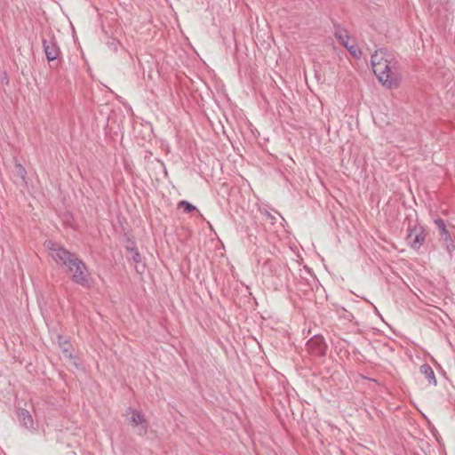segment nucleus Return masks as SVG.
I'll list each match as a JSON object with an SVG mask.
<instances>
[{
  "mask_svg": "<svg viewBox=\"0 0 455 455\" xmlns=\"http://www.w3.org/2000/svg\"><path fill=\"white\" fill-rule=\"evenodd\" d=\"M371 64L373 73L384 86L393 88L398 85L400 81L398 62L392 52L386 48L376 50L371 54Z\"/></svg>",
  "mask_w": 455,
  "mask_h": 455,
  "instance_id": "1",
  "label": "nucleus"
},
{
  "mask_svg": "<svg viewBox=\"0 0 455 455\" xmlns=\"http://www.w3.org/2000/svg\"><path fill=\"white\" fill-rule=\"evenodd\" d=\"M45 245L51 252V257L57 265L66 267L68 272H73L74 266L80 260L75 253L52 241H47Z\"/></svg>",
  "mask_w": 455,
  "mask_h": 455,
  "instance_id": "2",
  "label": "nucleus"
},
{
  "mask_svg": "<svg viewBox=\"0 0 455 455\" xmlns=\"http://www.w3.org/2000/svg\"><path fill=\"white\" fill-rule=\"evenodd\" d=\"M328 346L321 335H315L306 343V351L314 358H323L326 355Z\"/></svg>",
  "mask_w": 455,
  "mask_h": 455,
  "instance_id": "3",
  "label": "nucleus"
},
{
  "mask_svg": "<svg viewBox=\"0 0 455 455\" xmlns=\"http://www.w3.org/2000/svg\"><path fill=\"white\" fill-rule=\"evenodd\" d=\"M426 241L425 229L422 226L409 227L406 242L413 250H419Z\"/></svg>",
  "mask_w": 455,
  "mask_h": 455,
  "instance_id": "4",
  "label": "nucleus"
},
{
  "mask_svg": "<svg viewBox=\"0 0 455 455\" xmlns=\"http://www.w3.org/2000/svg\"><path fill=\"white\" fill-rule=\"evenodd\" d=\"M434 222L437 228L439 229L441 238L443 240V245L445 246L447 252L451 257H452L453 252L455 251V243L446 228L444 220L441 218H437L434 220Z\"/></svg>",
  "mask_w": 455,
  "mask_h": 455,
  "instance_id": "5",
  "label": "nucleus"
},
{
  "mask_svg": "<svg viewBox=\"0 0 455 455\" xmlns=\"http://www.w3.org/2000/svg\"><path fill=\"white\" fill-rule=\"evenodd\" d=\"M71 273V279L75 283L81 286H86L88 284L89 271L85 263L82 259L76 262L74 266V270Z\"/></svg>",
  "mask_w": 455,
  "mask_h": 455,
  "instance_id": "6",
  "label": "nucleus"
},
{
  "mask_svg": "<svg viewBox=\"0 0 455 455\" xmlns=\"http://www.w3.org/2000/svg\"><path fill=\"white\" fill-rule=\"evenodd\" d=\"M42 44L48 61H53L59 58L60 50L53 38L43 39Z\"/></svg>",
  "mask_w": 455,
  "mask_h": 455,
  "instance_id": "7",
  "label": "nucleus"
},
{
  "mask_svg": "<svg viewBox=\"0 0 455 455\" xmlns=\"http://www.w3.org/2000/svg\"><path fill=\"white\" fill-rule=\"evenodd\" d=\"M126 414H131V417L129 418V424L133 427H140L142 430V433L146 434L148 429V423L143 414L140 411L132 409V407L127 409Z\"/></svg>",
  "mask_w": 455,
  "mask_h": 455,
  "instance_id": "8",
  "label": "nucleus"
},
{
  "mask_svg": "<svg viewBox=\"0 0 455 455\" xmlns=\"http://www.w3.org/2000/svg\"><path fill=\"white\" fill-rule=\"evenodd\" d=\"M334 36L345 48L352 42H355V38L349 36L347 30L338 24H334Z\"/></svg>",
  "mask_w": 455,
  "mask_h": 455,
  "instance_id": "9",
  "label": "nucleus"
},
{
  "mask_svg": "<svg viewBox=\"0 0 455 455\" xmlns=\"http://www.w3.org/2000/svg\"><path fill=\"white\" fill-rule=\"evenodd\" d=\"M18 418L20 424L28 429L34 428V420L31 414L25 409H20L18 412Z\"/></svg>",
  "mask_w": 455,
  "mask_h": 455,
  "instance_id": "10",
  "label": "nucleus"
},
{
  "mask_svg": "<svg viewBox=\"0 0 455 455\" xmlns=\"http://www.w3.org/2000/svg\"><path fill=\"white\" fill-rule=\"evenodd\" d=\"M420 373L424 375L426 379L428 381L429 384L435 386L436 385V379L435 372L432 369V367L427 364L424 363L420 366Z\"/></svg>",
  "mask_w": 455,
  "mask_h": 455,
  "instance_id": "11",
  "label": "nucleus"
},
{
  "mask_svg": "<svg viewBox=\"0 0 455 455\" xmlns=\"http://www.w3.org/2000/svg\"><path fill=\"white\" fill-rule=\"evenodd\" d=\"M178 209H182L186 213L197 212L199 217L204 220V215L196 209V207L187 200H181L178 203Z\"/></svg>",
  "mask_w": 455,
  "mask_h": 455,
  "instance_id": "12",
  "label": "nucleus"
},
{
  "mask_svg": "<svg viewBox=\"0 0 455 455\" xmlns=\"http://www.w3.org/2000/svg\"><path fill=\"white\" fill-rule=\"evenodd\" d=\"M349 53L355 59H360L362 56V51L357 47L355 42H352L351 44L346 47Z\"/></svg>",
  "mask_w": 455,
  "mask_h": 455,
  "instance_id": "13",
  "label": "nucleus"
},
{
  "mask_svg": "<svg viewBox=\"0 0 455 455\" xmlns=\"http://www.w3.org/2000/svg\"><path fill=\"white\" fill-rule=\"evenodd\" d=\"M127 250L131 252V259L135 263H140L141 260L140 253L136 248L127 247Z\"/></svg>",
  "mask_w": 455,
  "mask_h": 455,
  "instance_id": "14",
  "label": "nucleus"
},
{
  "mask_svg": "<svg viewBox=\"0 0 455 455\" xmlns=\"http://www.w3.org/2000/svg\"><path fill=\"white\" fill-rule=\"evenodd\" d=\"M15 172L17 173V175L19 177H20V179L25 181V179H26V175H27V171L26 169L23 167L22 164H19V163H15Z\"/></svg>",
  "mask_w": 455,
  "mask_h": 455,
  "instance_id": "15",
  "label": "nucleus"
},
{
  "mask_svg": "<svg viewBox=\"0 0 455 455\" xmlns=\"http://www.w3.org/2000/svg\"><path fill=\"white\" fill-rule=\"evenodd\" d=\"M108 48L114 52H116L118 50V42L116 39H111L107 43Z\"/></svg>",
  "mask_w": 455,
  "mask_h": 455,
  "instance_id": "16",
  "label": "nucleus"
},
{
  "mask_svg": "<svg viewBox=\"0 0 455 455\" xmlns=\"http://www.w3.org/2000/svg\"><path fill=\"white\" fill-rule=\"evenodd\" d=\"M265 215L267 216V218L272 220V223L275 222V218L268 211H266Z\"/></svg>",
  "mask_w": 455,
  "mask_h": 455,
  "instance_id": "17",
  "label": "nucleus"
}]
</instances>
